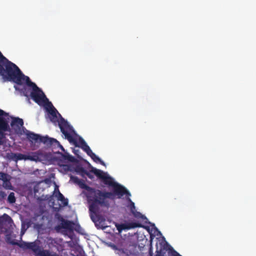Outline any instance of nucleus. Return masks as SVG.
Instances as JSON below:
<instances>
[{
	"instance_id": "aec40b11",
	"label": "nucleus",
	"mask_w": 256,
	"mask_h": 256,
	"mask_svg": "<svg viewBox=\"0 0 256 256\" xmlns=\"http://www.w3.org/2000/svg\"><path fill=\"white\" fill-rule=\"evenodd\" d=\"M12 221L11 217L6 214H4L1 217H0V223L4 222H8L10 223Z\"/></svg>"
},
{
	"instance_id": "0eeeda50",
	"label": "nucleus",
	"mask_w": 256,
	"mask_h": 256,
	"mask_svg": "<svg viewBox=\"0 0 256 256\" xmlns=\"http://www.w3.org/2000/svg\"><path fill=\"white\" fill-rule=\"evenodd\" d=\"M9 120L8 114L3 110H0V130L10 131Z\"/></svg>"
},
{
	"instance_id": "a878e982",
	"label": "nucleus",
	"mask_w": 256,
	"mask_h": 256,
	"mask_svg": "<svg viewBox=\"0 0 256 256\" xmlns=\"http://www.w3.org/2000/svg\"><path fill=\"white\" fill-rule=\"evenodd\" d=\"M70 180L72 182L74 183V184H78L79 183V182H80V180H80L78 177L76 176H70Z\"/></svg>"
},
{
	"instance_id": "c756f323",
	"label": "nucleus",
	"mask_w": 256,
	"mask_h": 256,
	"mask_svg": "<svg viewBox=\"0 0 256 256\" xmlns=\"http://www.w3.org/2000/svg\"><path fill=\"white\" fill-rule=\"evenodd\" d=\"M42 253V256H59L56 253L51 254L50 252L48 250H46L45 252H43Z\"/></svg>"
},
{
	"instance_id": "72a5a7b5",
	"label": "nucleus",
	"mask_w": 256,
	"mask_h": 256,
	"mask_svg": "<svg viewBox=\"0 0 256 256\" xmlns=\"http://www.w3.org/2000/svg\"><path fill=\"white\" fill-rule=\"evenodd\" d=\"M6 194L4 192H0V196H2V198H4L6 196Z\"/></svg>"
},
{
	"instance_id": "e433bc0d",
	"label": "nucleus",
	"mask_w": 256,
	"mask_h": 256,
	"mask_svg": "<svg viewBox=\"0 0 256 256\" xmlns=\"http://www.w3.org/2000/svg\"><path fill=\"white\" fill-rule=\"evenodd\" d=\"M90 218H91L92 220V221L94 222V218L92 214H90Z\"/></svg>"
},
{
	"instance_id": "f8f14e48",
	"label": "nucleus",
	"mask_w": 256,
	"mask_h": 256,
	"mask_svg": "<svg viewBox=\"0 0 256 256\" xmlns=\"http://www.w3.org/2000/svg\"><path fill=\"white\" fill-rule=\"evenodd\" d=\"M9 243L12 245L18 246L19 247H20L23 249H28L30 244V242H22L20 243H19L14 240L10 241V242H9Z\"/></svg>"
},
{
	"instance_id": "2eb2a0df",
	"label": "nucleus",
	"mask_w": 256,
	"mask_h": 256,
	"mask_svg": "<svg viewBox=\"0 0 256 256\" xmlns=\"http://www.w3.org/2000/svg\"><path fill=\"white\" fill-rule=\"evenodd\" d=\"M126 230H130L136 228H143L144 227L141 224L138 222H129L126 224Z\"/></svg>"
},
{
	"instance_id": "f03ea898",
	"label": "nucleus",
	"mask_w": 256,
	"mask_h": 256,
	"mask_svg": "<svg viewBox=\"0 0 256 256\" xmlns=\"http://www.w3.org/2000/svg\"><path fill=\"white\" fill-rule=\"evenodd\" d=\"M0 75L8 81L13 82L18 85H23L30 78L24 76L14 64L6 58L0 63Z\"/></svg>"
},
{
	"instance_id": "1a4fd4ad",
	"label": "nucleus",
	"mask_w": 256,
	"mask_h": 256,
	"mask_svg": "<svg viewBox=\"0 0 256 256\" xmlns=\"http://www.w3.org/2000/svg\"><path fill=\"white\" fill-rule=\"evenodd\" d=\"M54 196L57 198L58 200L61 202L63 206H66L68 204V200L66 198L64 195L60 192L58 188H57V191L56 192V188L54 191Z\"/></svg>"
},
{
	"instance_id": "cd10ccee",
	"label": "nucleus",
	"mask_w": 256,
	"mask_h": 256,
	"mask_svg": "<svg viewBox=\"0 0 256 256\" xmlns=\"http://www.w3.org/2000/svg\"><path fill=\"white\" fill-rule=\"evenodd\" d=\"M63 157L64 158V159L66 160H68L70 162H73L74 160V158L70 155L66 153V154H64V156H63Z\"/></svg>"
},
{
	"instance_id": "4468645a",
	"label": "nucleus",
	"mask_w": 256,
	"mask_h": 256,
	"mask_svg": "<svg viewBox=\"0 0 256 256\" xmlns=\"http://www.w3.org/2000/svg\"><path fill=\"white\" fill-rule=\"evenodd\" d=\"M38 160L39 162H43L46 160L48 158V154L46 152H44L42 150H38Z\"/></svg>"
},
{
	"instance_id": "412c9836",
	"label": "nucleus",
	"mask_w": 256,
	"mask_h": 256,
	"mask_svg": "<svg viewBox=\"0 0 256 256\" xmlns=\"http://www.w3.org/2000/svg\"><path fill=\"white\" fill-rule=\"evenodd\" d=\"M68 125L70 127V130H68V132L69 134H71V136L74 138L76 140V141L78 142H78H79V137H80V136H77L76 135V134L75 133L74 130H73L72 128V126H70L68 123Z\"/></svg>"
},
{
	"instance_id": "ddd939ff",
	"label": "nucleus",
	"mask_w": 256,
	"mask_h": 256,
	"mask_svg": "<svg viewBox=\"0 0 256 256\" xmlns=\"http://www.w3.org/2000/svg\"><path fill=\"white\" fill-rule=\"evenodd\" d=\"M28 155L20 153H12V158L16 161L18 160H27Z\"/></svg>"
},
{
	"instance_id": "423d86ee",
	"label": "nucleus",
	"mask_w": 256,
	"mask_h": 256,
	"mask_svg": "<svg viewBox=\"0 0 256 256\" xmlns=\"http://www.w3.org/2000/svg\"><path fill=\"white\" fill-rule=\"evenodd\" d=\"M28 86L32 88L30 96L38 104L42 105L48 101L42 90L29 78L26 82Z\"/></svg>"
},
{
	"instance_id": "4c0bfd02",
	"label": "nucleus",
	"mask_w": 256,
	"mask_h": 256,
	"mask_svg": "<svg viewBox=\"0 0 256 256\" xmlns=\"http://www.w3.org/2000/svg\"><path fill=\"white\" fill-rule=\"evenodd\" d=\"M2 144H3L2 141L1 140H0V146L2 145Z\"/></svg>"
},
{
	"instance_id": "6ab92c4d",
	"label": "nucleus",
	"mask_w": 256,
	"mask_h": 256,
	"mask_svg": "<svg viewBox=\"0 0 256 256\" xmlns=\"http://www.w3.org/2000/svg\"><path fill=\"white\" fill-rule=\"evenodd\" d=\"M27 160L31 161L39 162L38 152H32L31 155H28Z\"/></svg>"
},
{
	"instance_id": "20e7f679",
	"label": "nucleus",
	"mask_w": 256,
	"mask_h": 256,
	"mask_svg": "<svg viewBox=\"0 0 256 256\" xmlns=\"http://www.w3.org/2000/svg\"><path fill=\"white\" fill-rule=\"evenodd\" d=\"M90 172L94 173L100 179L102 180L104 184L111 186L113 188L114 196H117L118 198H122L124 194H126L128 196H130L129 191L123 186L118 182L113 181L112 178L107 175L103 171L92 168Z\"/></svg>"
},
{
	"instance_id": "dca6fc26",
	"label": "nucleus",
	"mask_w": 256,
	"mask_h": 256,
	"mask_svg": "<svg viewBox=\"0 0 256 256\" xmlns=\"http://www.w3.org/2000/svg\"><path fill=\"white\" fill-rule=\"evenodd\" d=\"M126 230H130L136 228H143L144 227L141 224L138 222H129L126 224Z\"/></svg>"
},
{
	"instance_id": "4be33fe9",
	"label": "nucleus",
	"mask_w": 256,
	"mask_h": 256,
	"mask_svg": "<svg viewBox=\"0 0 256 256\" xmlns=\"http://www.w3.org/2000/svg\"><path fill=\"white\" fill-rule=\"evenodd\" d=\"M127 197V200L128 202H130V205L129 207L130 210V212H132L134 211V210H136V206L134 205V203L132 201V200L130 199V197L131 196V195L129 196H128L126 194H125Z\"/></svg>"
},
{
	"instance_id": "9d476101",
	"label": "nucleus",
	"mask_w": 256,
	"mask_h": 256,
	"mask_svg": "<svg viewBox=\"0 0 256 256\" xmlns=\"http://www.w3.org/2000/svg\"><path fill=\"white\" fill-rule=\"evenodd\" d=\"M62 225L63 228L72 231L74 228L75 224L74 222L62 219Z\"/></svg>"
},
{
	"instance_id": "393cba45",
	"label": "nucleus",
	"mask_w": 256,
	"mask_h": 256,
	"mask_svg": "<svg viewBox=\"0 0 256 256\" xmlns=\"http://www.w3.org/2000/svg\"><path fill=\"white\" fill-rule=\"evenodd\" d=\"M78 170L80 172H84L85 174L88 178L90 179H92L94 178L93 176L90 174V172H86L83 168H78Z\"/></svg>"
},
{
	"instance_id": "5701e85b",
	"label": "nucleus",
	"mask_w": 256,
	"mask_h": 256,
	"mask_svg": "<svg viewBox=\"0 0 256 256\" xmlns=\"http://www.w3.org/2000/svg\"><path fill=\"white\" fill-rule=\"evenodd\" d=\"M8 201L10 204H14L16 202L14 194L13 192H10L8 195Z\"/></svg>"
},
{
	"instance_id": "7c9ffc66",
	"label": "nucleus",
	"mask_w": 256,
	"mask_h": 256,
	"mask_svg": "<svg viewBox=\"0 0 256 256\" xmlns=\"http://www.w3.org/2000/svg\"><path fill=\"white\" fill-rule=\"evenodd\" d=\"M172 256H182L179 253H178L176 251L172 248Z\"/></svg>"
},
{
	"instance_id": "c85d7f7f",
	"label": "nucleus",
	"mask_w": 256,
	"mask_h": 256,
	"mask_svg": "<svg viewBox=\"0 0 256 256\" xmlns=\"http://www.w3.org/2000/svg\"><path fill=\"white\" fill-rule=\"evenodd\" d=\"M10 176L4 172H0V180H2L4 181V180H6L7 178L9 177Z\"/></svg>"
},
{
	"instance_id": "39448f33",
	"label": "nucleus",
	"mask_w": 256,
	"mask_h": 256,
	"mask_svg": "<svg viewBox=\"0 0 256 256\" xmlns=\"http://www.w3.org/2000/svg\"><path fill=\"white\" fill-rule=\"evenodd\" d=\"M25 134L26 136L28 139L32 142L43 143L48 146H51L54 144H58L60 146L61 149L64 150L62 146L60 145L59 142L54 138H49L48 136H42L38 134H35L26 130V128Z\"/></svg>"
},
{
	"instance_id": "f3484780",
	"label": "nucleus",
	"mask_w": 256,
	"mask_h": 256,
	"mask_svg": "<svg viewBox=\"0 0 256 256\" xmlns=\"http://www.w3.org/2000/svg\"><path fill=\"white\" fill-rule=\"evenodd\" d=\"M132 214L136 218L141 219L144 221V220L145 222H146L148 218L142 214L140 212L136 211V210H134V211L132 212Z\"/></svg>"
},
{
	"instance_id": "bb28decb",
	"label": "nucleus",
	"mask_w": 256,
	"mask_h": 256,
	"mask_svg": "<svg viewBox=\"0 0 256 256\" xmlns=\"http://www.w3.org/2000/svg\"><path fill=\"white\" fill-rule=\"evenodd\" d=\"M126 224H122L116 226L117 230L119 232H121L122 230H126Z\"/></svg>"
},
{
	"instance_id": "7ed1b4c3",
	"label": "nucleus",
	"mask_w": 256,
	"mask_h": 256,
	"mask_svg": "<svg viewBox=\"0 0 256 256\" xmlns=\"http://www.w3.org/2000/svg\"><path fill=\"white\" fill-rule=\"evenodd\" d=\"M59 114L60 118L58 122V126L61 132L64 134L66 138L70 143L73 144L76 147L82 148L94 162L97 163L99 162L102 165L105 166L106 164L104 162L92 152L90 146L82 137H79V142L78 143L76 140L68 132V130H70V127L68 125L67 121L60 114Z\"/></svg>"
},
{
	"instance_id": "9b49d317",
	"label": "nucleus",
	"mask_w": 256,
	"mask_h": 256,
	"mask_svg": "<svg viewBox=\"0 0 256 256\" xmlns=\"http://www.w3.org/2000/svg\"><path fill=\"white\" fill-rule=\"evenodd\" d=\"M10 125L12 128L16 126L18 129H20L21 127L24 128V121L22 119L19 118H12Z\"/></svg>"
},
{
	"instance_id": "c9c22d12",
	"label": "nucleus",
	"mask_w": 256,
	"mask_h": 256,
	"mask_svg": "<svg viewBox=\"0 0 256 256\" xmlns=\"http://www.w3.org/2000/svg\"><path fill=\"white\" fill-rule=\"evenodd\" d=\"M73 152H74V153L75 154L78 155V152H79L80 150H74Z\"/></svg>"
},
{
	"instance_id": "6e6552de",
	"label": "nucleus",
	"mask_w": 256,
	"mask_h": 256,
	"mask_svg": "<svg viewBox=\"0 0 256 256\" xmlns=\"http://www.w3.org/2000/svg\"><path fill=\"white\" fill-rule=\"evenodd\" d=\"M29 250H31L36 256H42V252L46 250H41L40 248L35 242H30Z\"/></svg>"
},
{
	"instance_id": "a211bd4d",
	"label": "nucleus",
	"mask_w": 256,
	"mask_h": 256,
	"mask_svg": "<svg viewBox=\"0 0 256 256\" xmlns=\"http://www.w3.org/2000/svg\"><path fill=\"white\" fill-rule=\"evenodd\" d=\"M4 188L6 190H12L13 187L10 182V178L9 177L7 178L6 180L3 181Z\"/></svg>"
},
{
	"instance_id": "f704fd0d",
	"label": "nucleus",
	"mask_w": 256,
	"mask_h": 256,
	"mask_svg": "<svg viewBox=\"0 0 256 256\" xmlns=\"http://www.w3.org/2000/svg\"><path fill=\"white\" fill-rule=\"evenodd\" d=\"M24 96H28V92H25V91H26V88H25V86L24 87Z\"/></svg>"
},
{
	"instance_id": "f257e3e1",
	"label": "nucleus",
	"mask_w": 256,
	"mask_h": 256,
	"mask_svg": "<svg viewBox=\"0 0 256 256\" xmlns=\"http://www.w3.org/2000/svg\"><path fill=\"white\" fill-rule=\"evenodd\" d=\"M78 185L80 188L86 190L84 193L89 204L90 212L96 216L98 221L100 220V216L96 215L100 209L99 206H106V199H114V194L112 192H102L100 190L91 188L86 184L82 180H80Z\"/></svg>"
},
{
	"instance_id": "473e14b6",
	"label": "nucleus",
	"mask_w": 256,
	"mask_h": 256,
	"mask_svg": "<svg viewBox=\"0 0 256 256\" xmlns=\"http://www.w3.org/2000/svg\"><path fill=\"white\" fill-rule=\"evenodd\" d=\"M3 60H6V58L2 55V52H0V63L2 62Z\"/></svg>"
},
{
	"instance_id": "2f4dec72",
	"label": "nucleus",
	"mask_w": 256,
	"mask_h": 256,
	"mask_svg": "<svg viewBox=\"0 0 256 256\" xmlns=\"http://www.w3.org/2000/svg\"><path fill=\"white\" fill-rule=\"evenodd\" d=\"M6 131H3V130H0V140L5 138V134L4 133V132H5Z\"/></svg>"
},
{
	"instance_id": "b1692460",
	"label": "nucleus",
	"mask_w": 256,
	"mask_h": 256,
	"mask_svg": "<svg viewBox=\"0 0 256 256\" xmlns=\"http://www.w3.org/2000/svg\"><path fill=\"white\" fill-rule=\"evenodd\" d=\"M50 105L51 106V110H50V114L54 117H56V113L58 112L56 110L52 104L50 102H49Z\"/></svg>"
}]
</instances>
